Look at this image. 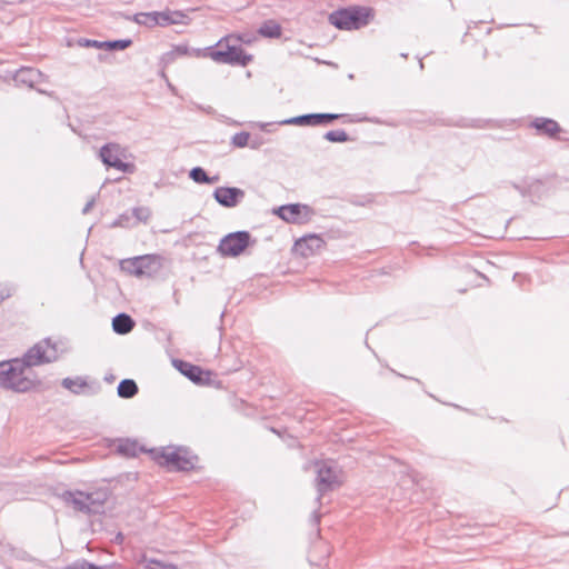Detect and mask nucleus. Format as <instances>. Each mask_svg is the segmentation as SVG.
Listing matches in <instances>:
<instances>
[{
  "mask_svg": "<svg viewBox=\"0 0 569 569\" xmlns=\"http://www.w3.org/2000/svg\"><path fill=\"white\" fill-rule=\"evenodd\" d=\"M154 460L174 471H189L198 463V457L184 447H162L152 450Z\"/></svg>",
  "mask_w": 569,
  "mask_h": 569,
  "instance_id": "obj_2",
  "label": "nucleus"
},
{
  "mask_svg": "<svg viewBox=\"0 0 569 569\" xmlns=\"http://www.w3.org/2000/svg\"><path fill=\"white\" fill-rule=\"evenodd\" d=\"M119 452L126 455V456H136L137 453V442L126 440L124 442H121L118 447Z\"/></svg>",
  "mask_w": 569,
  "mask_h": 569,
  "instance_id": "obj_29",
  "label": "nucleus"
},
{
  "mask_svg": "<svg viewBox=\"0 0 569 569\" xmlns=\"http://www.w3.org/2000/svg\"><path fill=\"white\" fill-rule=\"evenodd\" d=\"M302 210H308V207L299 203H291L279 207L277 213L287 222L298 223L301 222L300 213Z\"/></svg>",
  "mask_w": 569,
  "mask_h": 569,
  "instance_id": "obj_14",
  "label": "nucleus"
},
{
  "mask_svg": "<svg viewBox=\"0 0 569 569\" xmlns=\"http://www.w3.org/2000/svg\"><path fill=\"white\" fill-rule=\"evenodd\" d=\"M371 9L366 7H349L333 11L329 22L340 30H358L369 23Z\"/></svg>",
  "mask_w": 569,
  "mask_h": 569,
  "instance_id": "obj_3",
  "label": "nucleus"
},
{
  "mask_svg": "<svg viewBox=\"0 0 569 569\" xmlns=\"http://www.w3.org/2000/svg\"><path fill=\"white\" fill-rule=\"evenodd\" d=\"M61 499L67 505H71L74 510L80 511L86 515L97 513V508H92V502H90V497L88 493L76 490V491H63L61 493Z\"/></svg>",
  "mask_w": 569,
  "mask_h": 569,
  "instance_id": "obj_9",
  "label": "nucleus"
},
{
  "mask_svg": "<svg viewBox=\"0 0 569 569\" xmlns=\"http://www.w3.org/2000/svg\"><path fill=\"white\" fill-rule=\"evenodd\" d=\"M163 569H177V567L171 563H167Z\"/></svg>",
  "mask_w": 569,
  "mask_h": 569,
  "instance_id": "obj_38",
  "label": "nucleus"
},
{
  "mask_svg": "<svg viewBox=\"0 0 569 569\" xmlns=\"http://www.w3.org/2000/svg\"><path fill=\"white\" fill-rule=\"evenodd\" d=\"M99 158L107 167L114 168L124 173H131L134 170L133 163L123 162L127 158V148L116 142L103 144L99 150Z\"/></svg>",
  "mask_w": 569,
  "mask_h": 569,
  "instance_id": "obj_4",
  "label": "nucleus"
},
{
  "mask_svg": "<svg viewBox=\"0 0 569 569\" xmlns=\"http://www.w3.org/2000/svg\"><path fill=\"white\" fill-rule=\"evenodd\" d=\"M167 562L158 560V559H147L146 567L147 569H163Z\"/></svg>",
  "mask_w": 569,
  "mask_h": 569,
  "instance_id": "obj_31",
  "label": "nucleus"
},
{
  "mask_svg": "<svg viewBox=\"0 0 569 569\" xmlns=\"http://www.w3.org/2000/svg\"><path fill=\"white\" fill-rule=\"evenodd\" d=\"M79 43L83 47H93V48H97V49H103V41H98V40H91V39H81L79 41Z\"/></svg>",
  "mask_w": 569,
  "mask_h": 569,
  "instance_id": "obj_32",
  "label": "nucleus"
},
{
  "mask_svg": "<svg viewBox=\"0 0 569 569\" xmlns=\"http://www.w3.org/2000/svg\"><path fill=\"white\" fill-rule=\"evenodd\" d=\"M531 126L538 133L546 134L550 138L556 137V134L561 131L558 122L549 118H536Z\"/></svg>",
  "mask_w": 569,
  "mask_h": 569,
  "instance_id": "obj_16",
  "label": "nucleus"
},
{
  "mask_svg": "<svg viewBox=\"0 0 569 569\" xmlns=\"http://www.w3.org/2000/svg\"><path fill=\"white\" fill-rule=\"evenodd\" d=\"M94 201H96V200H94V198H91V199L86 203V206H84V207H83V209H82V213H83V214H87V213L92 209V207L94 206Z\"/></svg>",
  "mask_w": 569,
  "mask_h": 569,
  "instance_id": "obj_36",
  "label": "nucleus"
},
{
  "mask_svg": "<svg viewBox=\"0 0 569 569\" xmlns=\"http://www.w3.org/2000/svg\"><path fill=\"white\" fill-rule=\"evenodd\" d=\"M250 233L236 231L224 236L218 246V252L222 257H237L249 246Z\"/></svg>",
  "mask_w": 569,
  "mask_h": 569,
  "instance_id": "obj_6",
  "label": "nucleus"
},
{
  "mask_svg": "<svg viewBox=\"0 0 569 569\" xmlns=\"http://www.w3.org/2000/svg\"><path fill=\"white\" fill-rule=\"evenodd\" d=\"M158 267L159 260L153 254L139 256L120 261L121 270L136 277H150L157 271Z\"/></svg>",
  "mask_w": 569,
  "mask_h": 569,
  "instance_id": "obj_5",
  "label": "nucleus"
},
{
  "mask_svg": "<svg viewBox=\"0 0 569 569\" xmlns=\"http://www.w3.org/2000/svg\"><path fill=\"white\" fill-rule=\"evenodd\" d=\"M62 387L70 390L72 393L79 395L88 387L86 380L80 377L77 378H64L62 380Z\"/></svg>",
  "mask_w": 569,
  "mask_h": 569,
  "instance_id": "obj_23",
  "label": "nucleus"
},
{
  "mask_svg": "<svg viewBox=\"0 0 569 569\" xmlns=\"http://www.w3.org/2000/svg\"><path fill=\"white\" fill-rule=\"evenodd\" d=\"M250 139V133L246 131L237 132L231 138L232 146L237 148H244L248 146Z\"/></svg>",
  "mask_w": 569,
  "mask_h": 569,
  "instance_id": "obj_27",
  "label": "nucleus"
},
{
  "mask_svg": "<svg viewBox=\"0 0 569 569\" xmlns=\"http://www.w3.org/2000/svg\"><path fill=\"white\" fill-rule=\"evenodd\" d=\"M66 351L63 341L46 338L31 347L22 358L0 361V387L14 392H27L37 380L32 367L56 361Z\"/></svg>",
  "mask_w": 569,
  "mask_h": 569,
  "instance_id": "obj_1",
  "label": "nucleus"
},
{
  "mask_svg": "<svg viewBox=\"0 0 569 569\" xmlns=\"http://www.w3.org/2000/svg\"><path fill=\"white\" fill-rule=\"evenodd\" d=\"M189 177L197 183H214L219 180L218 176L209 177L201 167H194L190 170Z\"/></svg>",
  "mask_w": 569,
  "mask_h": 569,
  "instance_id": "obj_21",
  "label": "nucleus"
},
{
  "mask_svg": "<svg viewBox=\"0 0 569 569\" xmlns=\"http://www.w3.org/2000/svg\"><path fill=\"white\" fill-rule=\"evenodd\" d=\"M132 44L131 39H120L112 41H103L102 46L106 50H124Z\"/></svg>",
  "mask_w": 569,
  "mask_h": 569,
  "instance_id": "obj_24",
  "label": "nucleus"
},
{
  "mask_svg": "<svg viewBox=\"0 0 569 569\" xmlns=\"http://www.w3.org/2000/svg\"><path fill=\"white\" fill-rule=\"evenodd\" d=\"M132 214L136 217L137 221H147L150 217V211L147 208H134Z\"/></svg>",
  "mask_w": 569,
  "mask_h": 569,
  "instance_id": "obj_30",
  "label": "nucleus"
},
{
  "mask_svg": "<svg viewBox=\"0 0 569 569\" xmlns=\"http://www.w3.org/2000/svg\"><path fill=\"white\" fill-rule=\"evenodd\" d=\"M134 327L133 319L127 313H119L112 319V329L119 335L129 333Z\"/></svg>",
  "mask_w": 569,
  "mask_h": 569,
  "instance_id": "obj_18",
  "label": "nucleus"
},
{
  "mask_svg": "<svg viewBox=\"0 0 569 569\" xmlns=\"http://www.w3.org/2000/svg\"><path fill=\"white\" fill-rule=\"evenodd\" d=\"M133 21L148 28H153L156 26L160 27L159 11L136 13L133 16Z\"/></svg>",
  "mask_w": 569,
  "mask_h": 569,
  "instance_id": "obj_19",
  "label": "nucleus"
},
{
  "mask_svg": "<svg viewBox=\"0 0 569 569\" xmlns=\"http://www.w3.org/2000/svg\"><path fill=\"white\" fill-rule=\"evenodd\" d=\"M174 363H176V367L179 369V371L183 376L189 378L191 381H193L196 383H199L202 381V376L204 372L200 367L189 363V362H186V361H182V360L176 361Z\"/></svg>",
  "mask_w": 569,
  "mask_h": 569,
  "instance_id": "obj_17",
  "label": "nucleus"
},
{
  "mask_svg": "<svg viewBox=\"0 0 569 569\" xmlns=\"http://www.w3.org/2000/svg\"><path fill=\"white\" fill-rule=\"evenodd\" d=\"M189 53V48L188 46H177L173 48V50L171 51V54L172 56H186Z\"/></svg>",
  "mask_w": 569,
  "mask_h": 569,
  "instance_id": "obj_33",
  "label": "nucleus"
},
{
  "mask_svg": "<svg viewBox=\"0 0 569 569\" xmlns=\"http://www.w3.org/2000/svg\"><path fill=\"white\" fill-rule=\"evenodd\" d=\"M42 73L34 68H21L14 74V81L17 83L26 84L32 88L34 84L40 82Z\"/></svg>",
  "mask_w": 569,
  "mask_h": 569,
  "instance_id": "obj_15",
  "label": "nucleus"
},
{
  "mask_svg": "<svg viewBox=\"0 0 569 569\" xmlns=\"http://www.w3.org/2000/svg\"><path fill=\"white\" fill-rule=\"evenodd\" d=\"M481 122H482L481 120H477V121H475L473 123H471L470 126H471V127H479V128H480V127H482V126H481Z\"/></svg>",
  "mask_w": 569,
  "mask_h": 569,
  "instance_id": "obj_37",
  "label": "nucleus"
},
{
  "mask_svg": "<svg viewBox=\"0 0 569 569\" xmlns=\"http://www.w3.org/2000/svg\"><path fill=\"white\" fill-rule=\"evenodd\" d=\"M259 33L267 38H279L281 36V27L276 21L268 20L261 24Z\"/></svg>",
  "mask_w": 569,
  "mask_h": 569,
  "instance_id": "obj_22",
  "label": "nucleus"
},
{
  "mask_svg": "<svg viewBox=\"0 0 569 569\" xmlns=\"http://www.w3.org/2000/svg\"><path fill=\"white\" fill-rule=\"evenodd\" d=\"M340 117L342 116L338 113H308L286 119L281 124L319 126L330 123Z\"/></svg>",
  "mask_w": 569,
  "mask_h": 569,
  "instance_id": "obj_10",
  "label": "nucleus"
},
{
  "mask_svg": "<svg viewBox=\"0 0 569 569\" xmlns=\"http://www.w3.org/2000/svg\"><path fill=\"white\" fill-rule=\"evenodd\" d=\"M139 389L134 380L123 379L119 382L117 393L120 398L130 399L138 393Z\"/></svg>",
  "mask_w": 569,
  "mask_h": 569,
  "instance_id": "obj_20",
  "label": "nucleus"
},
{
  "mask_svg": "<svg viewBox=\"0 0 569 569\" xmlns=\"http://www.w3.org/2000/svg\"><path fill=\"white\" fill-rule=\"evenodd\" d=\"M66 569H86V560H77L70 563Z\"/></svg>",
  "mask_w": 569,
  "mask_h": 569,
  "instance_id": "obj_35",
  "label": "nucleus"
},
{
  "mask_svg": "<svg viewBox=\"0 0 569 569\" xmlns=\"http://www.w3.org/2000/svg\"><path fill=\"white\" fill-rule=\"evenodd\" d=\"M213 198L222 207L234 208L244 198V191L236 187H218Z\"/></svg>",
  "mask_w": 569,
  "mask_h": 569,
  "instance_id": "obj_11",
  "label": "nucleus"
},
{
  "mask_svg": "<svg viewBox=\"0 0 569 569\" xmlns=\"http://www.w3.org/2000/svg\"><path fill=\"white\" fill-rule=\"evenodd\" d=\"M88 496L91 498L90 502H92V508H97V512L99 511V508H101L107 501L108 497L106 491L90 492Z\"/></svg>",
  "mask_w": 569,
  "mask_h": 569,
  "instance_id": "obj_26",
  "label": "nucleus"
},
{
  "mask_svg": "<svg viewBox=\"0 0 569 569\" xmlns=\"http://www.w3.org/2000/svg\"><path fill=\"white\" fill-rule=\"evenodd\" d=\"M12 295V288L3 286L0 288V302L9 298Z\"/></svg>",
  "mask_w": 569,
  "mask_h": 569,
  "instance_id": "obj_34",
  "label": "nucleus"
},
{
  "mask_svg": "<svg viewBox=\"0 0 569 569\" xmlns=\"http://www.w3.org/2000/svg\"><path fill=\"white\" fill-rule=\"evenodd\" d=\"M322 246L323 240L319 236L310 234L298 240L295 243V250L303 257H309L320 250Z\"/></svg>",
  "mask_w": 569,
  "mask_h": 569,
  "instance_id": "obj_12",
  "label": "nucleus"
},
{
  "mask_svg": "<svg viewBox=\"0 0 569 569\" xmlns=\"http://www.w3.org/2000/svg\"><path fill=\"white\" fill-rule=\"evenodd\" d=\"M209 56L216 62L243 67L251 60V56H248L241 47L237 46H227L226 50H212Z\"/></svg>",
  "mask_w": 569,
  "mask_h": 569,
  "instance_id": "obj_8",
  "label": "nucleus"
},
{
  "mask_svg": "<svg viewBox=\"0 0 569 569\" xmlns=\"http://www.w3.org/2000/svg\"><path fill=\"white\" fill-rule=\"evenodd\" d=\"M325 139L330 142H346L349 140V136L345 130L338 129L326 132Z\"/></svg>",
  "mask_w": 569,
  "mask_h": 569,
  "instance_id": "obj_25",
  "label": "nucleus"
},
{
  "mask_svg": "<svg viewBox=\"0 0 569 569\" xmlns=\"http://www.w3.org/2000/svg\"><path fill=\"white\" fill-rule=\"evenodd\" d=\"M131 221H132V217L129 213H122L114 221H112L110 227L111 228H129L132 226Z\"/></svg>",
  "mask_w": 569,
  "mask_h": 569,
  "instance_id": "obj_28",
  "label": "nucleus"
},
{
  "mask_svg": "<svg viewBox=\"0 0 569 569\" xmlns=\"http://www.w3.org/2000/svg\"><path fill=\"white\" fill-rule=\"evenodd\" d=\"M160 27H168L171 24H188L190 18L187 13L180 10H164L159 11Z\"/></svg>",
  "mask_w": 569,
  "mask_h": 569,
  "instance_id": "obj_13",
  "label": "nucleus"
},
{
  "mask_svg": "<svg viewBox=\"0 0 569 569\" xmlns=\"http://www.w3.org/2000/svg\"><path fill=\"white\" fill-rule=\"evenodd\" d=\"M317 490H318V500L322 497V495L329 490H332L335 487L340 485L338 478V471L332 466L331 462H319L317 463Z\"/></svg>",
  "mask_w": 569,
  "mask_h": 569,
  "instance_id": "obj_7",
  "label": "nucleus"
}]
</instances>
